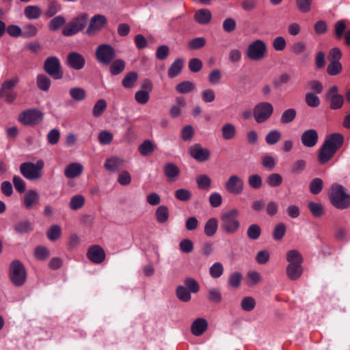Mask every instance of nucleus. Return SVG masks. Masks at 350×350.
<instances>
[{
	"label": "nucleus",
	"instance_id": "f257e3e1",
	"mask_svg": "<svg viewBox=\"0 0 350 350\" xmlns=\"http://www.w3.org/2000/svg\"><path fill=\"white\" fill-rule=\"evenodd\" d=\"M239 216V211L237 208H232L222 213L220 216L221 230L227 234H236L241 227Z\"/></svg>",
	"mask_w": 350,
	"mask_h": 350
},
{
	"label": "nucleus",
	"instance_id": "f03ea898",
	"mask_svg": "<svg viewBox=\"0 0 350 350\" xmlns=\"http://www.w3.org/2000/svg\"><path fill=\"white\" fill-rule=\"evenodd\" d=\"M332 204L338 209H345L350 206V194L341 185L334 183L331 186L329 193Z\"/></svg>",
	"mask_w": 350,
	"mask_h": 350
},
{
	"label": "nucleus",
	"instance_id": "7ed1b4c3",
	"mask_svg": "<svg viewBox=\"0 0 350 350\" xmlns=\"http://www.w3.org/2000/svg\"><path fill=\"white\" fill-rule=\"evenodd\" d=\"M44 163L43 160L39 159L35 163L32 162H25L20 165L21 174L27 180H38L43 175Z\"/></svg>",
	"mask_w": 350,
	"mask_h": 350
},
{
	"label": "nucleus",
	"instance_id": "20e7f679",
	"mask_svg": "<svg viewBox=\"0 0 350 350\" xmlns=\"http://www.w3.org/2000/svg\"><path fill=\"white\" fill-rule=\"evenodd\" d=\"M10 278L16 286H23L27 279V272L24 265L18 260H13L10 265Z\"/></svg>",
	"mask_w": 350,
	"mask_h": 350
},
{
	"label": "nucleus",
	"instance_id": "39448f33",
	"mask_svg": "<svg viewBox=\"0 0 350 350\" xmlns=\"http://www.w3.org/2000/svg\"><path fill=\"white\" fill-rule=\"evenodd\" d=\"M19 77L15 76L10 79L3 81L0 88V98L6 103H12L17 97V94L14 91V89L19 83Z\"/></svg>",
	"mask_w": 350,
	"mask_h": 350
},
{
	"label": "nucleus",
	"instance_id": "423d86ee",
	"mask_svg": "<svg viewBox=\"0 0 350 350\" xmlns=\"http://www.w3.org/2000/svg\"><path fill=\"white\" fill-rule=\"evenodd\" d=\"M43 69L46 74L55 80L63 78L64 72L62 70L59 59L55 56L48 57L44 60Z\"/></svg>",
	"mask_w": 350,
	"mask_h": 350
},
{
	"label": "nucleus",
	"instance_id": "0eeeda50",
	"mask_svg": "<svg viewBox=\"0 0 350 350\" xmlns=\"http://www.w3.org/2000/svg\"><path fill=\"white\" fill-rule=\"evenodd\" d=\"M267 51L265 42L261 40H256L247 46L246 55L250 59L258 61L265 57Z\"/></svg>",
	"mask_w": 350,
	"mask_h": 350
},
{
	"label": "nucleus",
	"instance_id": "6e6552de",
	"mask_svg": "<svg viewBox=\"0 0 350 350\" xmlns=\"http://www.w3.org/2000/svg\"><path fill=\"white\" fill-rule=\"evenodd\" d=\"M87 14H80L79 16L74 18L67 24L62 30V34L64 36H71L77 33L84 29L87 24Z\"/></svg>",
	"mask_w": 350,
	"mask_h": 350
},
{
	"label": "nucleus",
	"instance_id": "1a4fd4ad",
	"mask_svg": "<svg viewBox=\"0 0 350 350\" xmlns=\"http://www.w3.org/2000/svg\"><path fill=\"white\" fill-rule=\"evenodd\" d=\"M43 120V113L38 109H29L22 111L18 118V120L25 126L38 124Z\"/></svg>",
	"mask_w": 350,
	"mask_h": 350
},
{
	"label": "nucleus",
	"instance_id": "9d476101",
	"mask_svg": "<svg viewBox=\"0 0 350 350\" xmlns=\"http://www.w3.org/2000/svg\"><path fill=\"white\" fill-rule=\"evenodd\" d=\"M95 55L99 63L103 65H109L116 57V53L111 45L102 44L96 48Z\"/></svg>",
	"mask_w": 350,
	"mask_h": 350
},
{
	"label": "nucleus",
	"instance_id": "9b49d317",
	"mask_svg": "<svg viewBox=\"0 0 350 350\" xmlns=\"http://www.w3.org/2000/svg\"><path fill=\"white\" fill-rule=\"evenodd\" d=\"M273 113V107L269 102H261L257 104L253 111L256 122L258 124L267 121Z\"/></svg>",
	"mask_w": 350,
	"mask_h": 350
},
{
	"label": "nucleus",
	"instance_id": "f8f14e48",
	"mask_svg": "<svg viewBox=\"0 0 350 350\" xmlns=\"http://www.w3.org/2000/svg\"><path fill=\"white\" fill-rule=\"evenodd\" d=\"M226 190L232 195H240L243 191L244 183L238 175H230L224 184Z\"/></svg>",
	"mask_w": 350,
	"mask_h": 350
},
{
	"label": "nucleus",
	"instance_id": "ddd939ff",
	"mask_svg": "<svg viewBox=\"0 0 350 350\" xmlns=\"http://www.w3.org/2000/svg\"><path fill=\"white\" fill-rule=\"evenodd\" d=\"M107 24V18L102 14H96L91 18L88 27L86 29V33L92 36L99 32Z\"/></svg>",
	"mask_w": 350,
	"mask_h": 350
},
{
	"label": "nucleus",
	"instance_id": "4468645a",
	"mask_svg": "<svg viewBox=\"0 0 350 350\" xmlns=\"http://www.w3.org/2000/svg\"><path fill=\"white\" fill-rule=\"evenodd\" d=\"M189 153L192 158L200 163L208 161L211 157V151L199 144L190 146Z\"/></svg>",
	"mask_w": 350,
	"mask_h": 350
},
{
	"label": "nucleus",
	"instance_id": "2eb2a0df",
	"mask_svg": "<svg viewBox=\"0 0 350 350\" xmlns=\"http://www.w3.org/2000/svg\"><path fill=\"white\" fill-rule=\"evenodd\" d=\"M325 98L329 101V107L332 109H338L342 107L344 98L342 95L338 94V88L336 85L332 86L325 94Z\"/></svg>",
	"mask_w": 350,
	"mask_h": 350
},
{
	"label": "nucleus",
	"instance_id": "dca6fc26",
	"mask_svg": "<svg viewBox=\"0 0 350 350\" xmlns=\"http://www.w3.org/2000/svg\"><path fill=\"white\" fill-rule=\"evenodd\" d=\"M88 258L94 264H100L105 261L106 254L103 248L99 245L90 246L87 251Z\"/></svg>",
	"mask_w": 350,
	"mask_h": 350
},
{
	"label": "nucleus",
	"instance_id": "f3484780",
	"mask_svg": "<svg viewBox=\"0 0 350 350\" xmlns=\"http://www.w3.org/2000/svg\"><path fill=\"white\" fill-rule=\"evenodd\" d=\"M66 62L69 67L76 70H81L85 64V57L76 51L69 53L66 57Z\"/></svg>",
	"mask_w": 350,
	"mask_h": 350
},
{
	"label": "nucleus",
	"instance_id": "a211bd4d",
	"mask_svg": "<svg viewBox=\"0 0 350 350\" xmlns=\"http://www.w3.org/2000/svg\"><path fill=\"white\" fill-rule=\"evenodd\" d=\"M40 201L38 192L34 189L28 190L23 197V204L26 209L35 208Z\"/></svg>",
	"mask_w": 350,
	"mask_h": 350
},
{
	"label": "nucleus",
	"instance_id": "6ab92c4d",
	"mask_svg": "<svg viewBox=\"0 0 350 350\" xmlns=\"http://www.w3.org/2000/svg\"><path fill=\"white\" fill-rule=\"evenodd\" d=\"M343 143V135L338 133H334L326 137L323 144L336 152L342 146Z\"/></svg>",
	"mask_w": 350,
	"mask_h": 350
},
{
	"label": "nucleus",
	"instance_id": "aec40b11",
	"mask_svg": "<svg viewBox=\"0 0 350 350\" xmlns=\"http://www.w3.org/2000/svg\"><path fill=\"white\" fill-rule=\"evenodd\" d=\"M319 140V135L315 129H311L305 131L301 136V141L304 146L312 148L316 146Z\"/></svg>",
	"mask_w": 350,
	"mask_h": 350
},
{
	"label": "nucleus",
	"instance_id": "412c9836",
	"mask_svg": "<svg viewBox=\"0 0 350 350\" xmlns=\"http://www.w3.org/2000/svg\"><path fill=\"white\" fill-rule=\"evenodd\" d=\"M208 328V322L204 318L196 319L191 325V332L196 336H201Z\"/></svg>",
	"mask_w": 350,
	"mask_h": 350
},
{
	"label": "nucleus",
	"instance_id": "4be33fe9",
	"mask_svg": "<svg viewBox=\"0 0 350 350\" xmlns=\"http://www.w3.org/2000/svg\"><path fill=\"white\" fill-rule=\"evenodd\" d=\"M163 172L168 181L174 182L178 177L180 171L178 167L174 163H167L163 167Z\"/></svg>",
	"mask_w": 350,
	"mask_h": 350
},
{
	"label": "nucleus",
	"instance_id": "5701e85b",
	"mask_svg": "<svg viewBox=\"0 0 350 350\" xmlns=\"http://www.w3.org/2000/svg\"><path fill=\"white\" fill-rule=\"evenodd\" d=\"M83 170V165L79 163H71L64 170V175L68 178H74L79 176Z\"/></svg>",
	"mask_w": 350,
	"mask_h": 350
},
{
	"label": "nucleus",
	"instance_id": "b1692460",
	"mask_svg": "<svg viewBox=\"0 0 350 350\" xmlns=\"http://www.w3.org/2000/svg\"><path fill=\"white\" fill-rule=\"evenodd\" d=\"M336 152L323 144L318 154V161L320 164L327 163L334 156Z\"/></svg>",
	"mask_w": 350,
	"mask_h": 350
},
{
	"label": "nucleus",
	"instance_id": "393cba45",
	"mask_svg": "<svg viewBox=\"0 0 350 350\" xmlns=\"http://www.w3.org/2000/svg\"><path fill=\"white\" fill-rule=\"evenodd\" d=\"M303 271L301 265L288 264L286 269L287 277L291 280H298L301 276Z\"/></svg>",
	"mask_w": 350,
	"mask_h": 350
},
{
	"label": "nucleus",
	"instance_id": "a878e982",
	"mask_svg": "<svg viewBox=\"0 0 350 350\" xmlns=\"http://www.w3.org/2000/svg\"><path fill=\"white\" fill-rule=\"evenodd\" d=\"M124 159L113 157L106 160L105 167L108 171L115 172L118 171L124 165Z\"/></svg>",
	"mask_w": 350,
	"mask_h": 350
},
{
	"label": "nucleus",
	"instance_id": "bb28decb",
	"mask_svg": "<svg viewBox=\"0 0 350 350\" xmlns=\"http://www.w3.org/2000/svg\"><path fill=\"white\" fill-rule=\"evenodd\" d=\"M212 18L211 12L207 9H200L194 14V19L201 25H207L210 23Z\"/></svg>",
	"mask_w": 350,
	"mask_h": 350
},
{
	"label": "nucleus",
	"instance_id": "cd10ccee",
	"mask_svg": "<svg viewBox=\"0 0 350 350\" xmlns=\"http://www.w3.org/2000/svg\"><path fill=\"white\" fill-rule=\"evenodd\" d=\"M218 228V221L215 217L208 219L204 225V232L207 237H213Z\"/></svg>",
	"mask_w": 350,
	"mask_h": 350
},
{
	"label": "nucleus",
	"instance_id": "c85d7f7f",
	"mask_svg": "<svg viewBox=\"0 0 350 350\" xmlns=\"http://www.w3.org/2000/svg\"><path fill=\"white\" fill-rule=\"evenodd\" d=\"M25 16L29 20H36L42 15V10L38 5H28L24 10Z\"/></svg>",
	"mask_w": 350,
	"mask_h": 350
},
{
	"label": "nucleus",
	"instance_id": "c756f323",
	"mask_svg": "<svg viewBox=\"0 0 350 350\" xmlns=\"http://www.w3.org/2000/svg\"><path fill=\"white\" fill-rule=\"evenodd\" d=\"M286 260L288 262V264L302 265L304 258L298 250H291L286 253Z\"/></svg>",
	"mask_w": 350,
	"mask_h": 350
},
{
	"label": "nucleus",
	"instance_id": "7c9ffc66",
	"mask_svg": "<svg viewBox=\"0 0 350 350\" xmlns=\"http://www.w3.org/2000/svg\"><path fill=\"white\" fill-rule=\"evenodd\" d=\"M14 230L18 234H26L33 230V226L29 221L23 220L14 225Z\"/></svg>",
	"mask_w": 350,
	"mask_h": 350
},
{
	"label": "nucleus",
	"instance_id": "2f4dec72",
	"mask_svg": "<svg viewBox=\"0 0 350 350\" xmlns=\"http://www.w3.org/2000/svg\"><path fill=\"white\" fill-rule=\"evenodd\" d=\"M222 137L226 140L233 139L236 135V128L231 123L224 124L221 129Z\"/></svg>",
	"mask_w": 350,
	"mask_h": 350
},
{
	"label": "nucleus",
	"instance_id": "473e14b6",
	"mask_svg": "<svg viewBox=\"0 0 350 350\" xmlns=\"http://www.w3.org/2000/svg\"><path fill=\"white\" fill-rule=\"evenodd\" d=\"M297 116V111L294 108H289L283 111L280 122L282 124L292 122Z\"/></svg>",
	"mask_w": 350,
	"mask_h": 350
},
{
	"label": "nucleus",
	"instance_id": "72a5a7b5",
	"mask_svg": "<svg viewBox=\"0 0 350 350\" xmlns=\"http://www.w3.org/2000/svg\"><path fill=\"white\" fill-rule=\"evenodd\" d=\"M169 209L165 205L159 206L155 212V216L158 222L163 224L169 219Z\"/></svg>",
	"mask_w": 350,
	"mask_h": 350
},
{
	"label": "nucleus",
	"instance_id": "f704fd0d",
	"mask_svg": "<svg viewBox=\"0 0 350 350\" xmlns=\"http://www.w3.org/2000/svg\"><path fill=\"white\" fill-rule=\"evenodd\" d=\"M51 79L46 75L44 74H40L37 76L36 78V84L37 87L44 92H46L49 90L51 86Z\"/></svg>",
	"mask_w": 350,
	"mask_h": 350
},
{
	"label": "nucleus",
	"instance_id": "c9c22d12",
	"mask_svg": "<svg viewBox=\"0 0 350 350\" xmlns=\"http://www.w3.org/2000/svg\"><path fill=\"white\" fill-rule=\"evenodd\" d=\"M183 61L181 59H176L170 66L168 69V76L170 78L176 77L182 70Z\"/></svg>",
	"mask_w": 350,
	"mask_h": 350
},
{
	"label": "nucleus",
	"instance_id": "e433bc0d",
	"mask_svg": "<svg viewBox=\"0 0 350 350\" xmlns=\"http://www.w3.org/2000/svg\"><path fill=\"white\" fill-rule=\"evenodd\" d=\"M125 68V62L123 59H118L114 60L109 67L112 75H118L122 73Z\"/></svg>",
	"mask_w": 350,
	"mask_h": 350
},
{
	"label": "nucleus",
	"instance_id": "4c0bfd02",
	"mask_svg": "<svg viewBox=\"0 0 350 350\" xmlns=\"http://www.w3.org/2000/svg\"><path fill=\"white\" fill-rule=\"evenodd\" d=\"M206 44V40L204 37H197L190 40L187 43L189 50H199L202 49Z\"/></svg>",
	"mask_w": 350,
	"mask_h": 350
},
{
	"label": "nucleus",
	"instance_id": "58836bf2",
	"mask_svg": "<svg viewBox=\"0 0 350 350\" xmlns=\"http://www.w3.org/2000/svg\"><path fill=\"white\" fill-rule=\"evenodd\" d=\"M155 145L150 140H145L142 144L139 145L138 150L143 156L151 154L154 150Z\"/></svg>",
	"mask_w": 350,
	"mask_h": 350
},
{
	"label": "nucleus",
	"instance_id": "ea45409f",
	"mask_svg": "<svg viewBox=\"0 0 350 350\" xmlns=\"http://www.w3.org/2000/svg\"><path fill=\"white\" fill-rule=\"evenodd\" d=\"M198 187L202 190H208L211 185V180L206 174H201L196 177V179Z\"/></svg>",
	"mask_w": 350,
	"mask_h": 350
},
{
	"label": "nucleus",
	"instance_id": "a19ab883",
	"mask_svg": "<svg viewBox=\"0 0 350 350\" xmlns=\"http://www.w3.org/2000/svg\"><path fill=\"white\" fill-rule=\"evenodd\" d=\"M261 228L259 225L253 224L247 229V236L251 240H257L261 235Z\"/></svg>",
	"mask_w": 350,
	"mask_h": 350
},
{
	"label": "nucleus",
	"instance_id": "79ce46f5",
	"mask_svg": "<svg viewBox=\"0 0 350 350\" xmlns=\"http://www.w3.org/2000/svg\"><path fill=\"white\" fill-rule=\"evenodd\" d=\"M137 73L135 72H129L123 78L122 83L125 88H131L137 80Z\"/></svg>",
	"mask_w": 350,
	"mask_h": 350
},
{
	"label": "nucleus",
	"instance_id": "37998d69",
	"mask_svg": "<svg viewBox=\"0 0 350 350\" xmlns=\"http://www.w3.org/2000/svg\"><path fill=\"white\" fill-rule=\"evenodd\" d=\"M196 88L195 84L189 81H183L176 86V90L181 94H187Z\"/></svg>",
	"mask_w": 350,
	"mask_h": 350
},
{
	"label": "nucleus",
	"instance_id": "c03bdc74",
	"mask_svg": "<svg viewBox=\"0 0 350 350\" xmlns=\"http://www.w3.org/2000/svg\"><path fill=\"white\" fill-rule=\"evenodd\" d=\"M107 102L104 99L98 100L92 109V115L94 117H99L107 109Z\"/></svg>",
	"mask_w": 350,
	"mask_h": 350
},
{
	"label": "nucleus",
	"instance_id": "a18cd8bd",
	"mask_svg": "<svg viewBox=\"0 0 350 350\" xmlns=\"http://www.w3.org/2000/svg\"><path fill=\"white\" fill-rule=\"evenodd\" d=\"M266 182L271 187H279L282 183V176L278 173H272L267 176Z\"/></svg>",
	"mask_w": 350,
	"mask_h": 350
},
{
	"label": "nucleus",
	"instance_id": "49530a36",
	"mask_svg": "<svg viewBox=\"0 0 350 350\" xmlns=\"http://www.w3.org/2000/svg\"><path fill=\"white\" fill-rule=\"evenodd\" d=\"M323 187V182L319 178L312 179L309 185L310 191L314 195L319 194L322 191Z\"/></svg>",
	"mask_w": 350,
	"mask_h": 350
},
{
	"label": "nucleus",
	"instance_id": "de8ad7c7",
	"mask_svg": "<svg viewBox=\"0 0 350 350\" xmlns=\"http://www.w3.org/2000/svg\"><path fill=\"white\" fill-rule=\"evenodd\" d=\"M286 230V225L284 223H279L273 228V237L275 241H280L285 235Z\"/></svg>",
	"mask_w": 350,
	"mask_h": 350
},
{
	"label": "nucleus",
	"instance_id": "09e8293b",
	"mask_svg": "<svg viewBox=\"0 0 350 350\" xmlns=\"http://www.w3.org/2000/svg\"><path fill=\"white\" fill-rule=\"evenodd\" d=\"M308 206L314 217H320L324 213L323 207L320 203L310 202Z\"/></svg>",
	"mask_w": 350,
	"mask_h": 350
},
{
	"label": "nucleus",
	"instance_id": "8fccbe9b",
	"mask_svg": "<svg viewBox=\"0 0 350 350\" xmlns=\"http://www.w3.org/2000/svg\"><path fill=\"white\" fill-rule=\"evenodd\" d=\"M34 256L39 260H45L50 256L49 250L44 246H38L35 248Z\"/></svg>",
	"mask_w": 350,
	"mask_h": 350
},
{
	"label": "nucleus",
	"instance_id": "3c124183",
	"mask_svg": "<svg viewBox=\"0 0 350 350\" xmlns=\"http://www.w3.org/2000/svg\"><path fill=\"white\" fill-rule=\"evenodd\" d=\"M84 203V197L81 195H76L71 198L69 206L72 210H78L83 206Z\"/></svg>",
	"mask_w": 350,
	"mask_h": 350
},
{
	"label": "nucleus",
	"instance_id": "603ef678",
	"mask_svg": "<svg viewBox=\"0 0 350 350\" xmlns=\"http://www.w3.org/2000/svg\"><path fill=\"white\" fill-rule=\"evenodd\" d=\"M66 23V19L62 16L54 17L49 23V28L51 31H57L59 27Z\"/></svg>",
	"mask_w": 350,
	"mask_h": 350
},
{
	"label": "nucleus",
	"instance_id": "864d4df0",
	"mask_svg": "<svg viewBox=\"0 0 350 350\" xmlns=\"http://www.w3.org/2000/svg\"><path fill=\"white\" fill-rule=\"evenodd\" d=\"M342 66L340 62L330 61L327 67V72L329 75H337L342 71Z\"/></svg>",
	"mask_w": 350,
	"mask_h": 350
},
{
	"label": "nucleus",
	"instance_id": "5fc2aeb1",
	"mask_svg": "<svg viewBox=\"0 0 350 350\" xmlns=\"http://www.w3.org/2000/svg\"><path fill=\"white\" fill-rule=\"evenodd\" d=\"M70 95L76 101H81L85 99L86 92L83 88H73L70 90Z\"/></svg>",
	"mask_w": 350,
	"mask_h": 350
},
{
	"label": "nucleus",
	"instance_id": "6e6d98bb",
	"mask_svg": "<svg viewBox=\"0 0 350 350\" xmlns=\"http://www.w3.org/2000/svg\"><path fill=\"white\" fill-rule=\"evenodd\" d=\"M281 133L278 130L271 131L265 137V141L269 145L275 144L280 140Z\"/></svg>",
	"mask_w": 350,
	"mask_h": 350
},
{
	"label": "nucleus",
	"instance_id": "4d7b16f0",
	"mask_svg": "<svg viewBox=\"0 0 350 350\" xmlns=\"http://www.w3.org/2000/svg\"><path fill=\"white\" fill-rule=\"evenodd\" d=\"M176 296L182 301L187 302L191 299L190 292L183 286H178L176 288Z\"/></svg>",
	"mask_w": 350,
	"mask_h": 350
},
{
	"label": "nucleus",
	"instance_id": "13d9d810",
	"mask_svg": "<svg viewBox=\"0 0 350 350\" xmlns=\"http://www.w3.org/2000/svg\"><path fill=\"white\" fill-rule=\"evenodd\" d=\"M248 184L252 188L258 189L262 187V179L257 174H252L248 177Z\"/></svg>",
	"mask_w": 350,
	"mask_h": 350
},
{
	"label": "nucleus",
	"instance_id": "bf43d9fd",
	"mask_svg": "<svg viewBox=\"0 0 350 350\" xmlns=\"http://www.w3.org/2000/svg\"><path fill=\"white\" fill-rule=\"evenodd\" d=\"M305 101L310 107H317L320 105L319 98L312 92L307 93L305 96Z\"/></svg>",
	"mask_w": 350,
	"mask_h": 350
},
{
	"label": "nucleus",
	"instance_id": "052dcab7",
	"mask_svg": "<svg viewBox=\"0 0 350 350\" xmlns=\"http://www.w3.org/2000/svg\"><path fill=\"white\" fill-rule=\"evenodd\" d=\"M209 273L212 278H218L224 273V267L221 262H215L209 269Z\"/></svg>",
	"mask_w": 350,
	"mask_h": 350
},
{
	"label": "nucleus",
	"instance_id": "680f3d73",
	"mask_svg": "<svg viewBox=\"0 0 350 350\" xmlns=\"http://www.w3.org/2000/svg\"><path fill=\"white\" fill-rule=\"evenodd\" d=\"M176 198L182 202L189 201L191 198V193L187 189H178L174 193Z\"/></svg>",
	"mask_w": 350,
	"mask_h": 350
},
{
	"label": "nucleus",
	"instance_id": "e2e57ef3",
	"mask_svg": "<svg viewBox=\"0 0 350 350\" xmlns=\"http://www.w3.org/2000/svg\"><path fill=\"white\" fill-rule=\"evenodd\" d=\"M61 228L58 225H53L47 232V237L51 241H55L61 236Z\"/></svg>",
	"mask_w": 350,
	"mask_h": 350
},
{
	"label": "nucleus",
	"instance_id": "0e129e2a",
	"mask_svg": "<svg viewBox=\"0 0 350 350\" xmlns=\"http://www.w3.org/2000/svg\"><path fill=\"white\" fill-rule=\"evenodd\" d=\"M60 8V5L57 2L51 1L48 3L47 9L44 12V15L47 18H51L56 14Z\"/></svg>",
	"mask_w": 350,
	"mask_h": 350
},
{
	"label": "nucleus",
	"instance_id": "69168bd1",
	"mask_svg": "<svg viewBox=\"0 0 350 350\" xmlns=\"http://www.w3.org/2000/svg\"><path fill=\"white\" fill-rule=\"evenodd\" d=\"M255 306L256 301L252 297H245L241 302V308L247 312L252 311L254 308Z\"/></svg>",
	"mask_w": 350,
	"mask_h": 350
},
{
	"label": "nucleus",
	"instance_id": "338daca9",
	"mask_svg": "<svg viewBox=\"0 0 350 350\" xmlns=\"http://www.w3.org/2000/svg\"><path fill=\"white\" fill-rule=\"evenodd\" d=\"M291 80V76L288 73H282L273 81L275 89L280 88L283 84L288 83Z\"/></svg>",
	"mask_w": 350,
	"mask_h": 350
},
{
	"label": "nucleus",
	"instance_id": "774afa93",
	"mask_svg": "<svg viewBox=\"0 0 350 350\" xmlns=\"http://www.w3.org/2000/svg\"><path fill=\"white\" fill-rule=\"evenodd\" d=\"M98 138L102 145H108L112 142L113 136L109 131H102L99 133Z\"/></svg>",
	"mask_w": 350,
	"mask_h": 350
}]
</instances>
